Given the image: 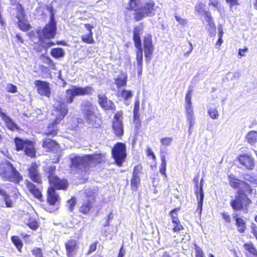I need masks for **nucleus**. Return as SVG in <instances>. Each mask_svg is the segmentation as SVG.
Here are the masks:
<instances>
[{
  "mask_svg": "<svg viewBox=\"0 0 257 257\" xmlns=\"http://www.w3.org/2000/svg\"><path fill=\"white\" fill-rule=\"evenodd\" d=\"M39 166L40 165L35 162L31 163L27 170L28 177L32 181L26 180L25 183L27 189L33 197L40 201H42V187L37 185H41L43 182L41 174L39 171Z\"/></svg>",
  "mask_w": 257,
  "mask_h": 257,
  "instance_id": "obj_6",
  "label": "nucleus"
},
{
  "mask_svg": "<svg viewBox=\"0 0 257 257\" xmlns=\"http://www.w3.org/2000/svg\"><path fill=\"white\" fill-rule=\"evenodd\" d=\"M196 257H205L202 249L196 244H194Z\"/></svg>",
  "mask_w": 257,
  "mask_h": 257,
  "instance_id": "obj_49",
  "label": "nucleus"
},
{
  "mask_svg": "<svg viewBox=\"0 0 257 257\" xmlns=\"http://www.w3.org/2000/svg\"><path fill=\"white\" fill-rule=\"evenodd\" d=\"M141 0H129L126 8L127 11L124 12L125 19L131 17L128 11H134V19L136 22L141 21L147 17H153L155 15L157 6L155 3L150 0L140 6Z\"/></svg>",
  "mask_w": 257,
  "mask_h": 257,
  "instance_id": "obj_5",
  "label": "nucleus"
},
{
  "mask_svg": "<svg viewBox=\"0 0 257 257\" xmlns=\"http://www.w3.org/2000/svg\"><path fill=\"white\" fill-rule=\"evenodd\" d=\"M111 153L116 165L121 167L127 157L125 144L121 142L115 143L111 148Z\"/></svg>",
  "mask_w": 257,
  "mask_h": 257,
  "instance_id": "obj_11",
  "label": "nucleus"
},
{
  "mask_svg": "<svg viewBox=\"0 0 257 257\" xmlns=\"http://www.w3.org/2000/svg\"><path fill=\"white\" fill-rule=\"evenodd\" d=\"M248 50V48L246 47H245L243 49H239L238 50V55L240 57L244 56L245 53L247 52Z\"/></svg>",
  "mask_w": 257,
  "mask_h": 257,
  "instance_id": "obj_59",
  "label": "nucleus"
},
{
  "mask_svg": "<svg viewBox=\"0 0 257 257\" xmlns=\"http://www.w3.org/2000/svg\"><path fill=\"white\" fill-rule=\"evenodd\" d=\"M208 113L210 117L213 119H217L219 116L218 110L215 108H210L208 110Z\"/></svg>",
  "mask_w": 257,
  "mask_h": 257,
  "instance_id": "obj_48",
  "label": "nucleus"
},
{
  "mask_svg": "<svg viewBox=\"0 0 257 257\" xmlns=\"http://www.w3.org/2000/svg\"><path fill=\"white\" fill-rule=\"evenodd\" d=\"M236 159L241 167L245 170L251 171L255 167V159L251 154L243 153L240 154L236 157Z\"/></svg>",
  "mask_w": 257,
  "mask_h": 257,
  "instance_id": "obj_15",
  "label": "nucleus"
},
{
  "mask_svg": "<svg viewBox=\"0 0 257 257\" xmlns=\"http://www.w3.org/2000/svg\"><path fill=\"white\" fill-rule=\"evenodd\" d=\"M199 175L197 174L193 178V181L195 183V194L198 200V207L196 212L199 216H201L203 202L204 198V192L203 190L204 181L203 179H201L200 183H199Z\"/></svg>",
  "mask_w": 257,
  "mask_h": 257,
  "instance_id": "obj_12",
  "label": "nucleus"
},
{
  "mask_svg": "<svg viewBox=\"0 0 257 257\" xmlns=\"http://www.w3.org/2000/svg\"><path fill=\"white\" fill-rule=\"evenodd\" d=\"M81 39L82 42L86 44H92L95 42L93 38V33H88L86 35H82Z\"/></svg>",
  "mask_w": 257,
  "mask_h": 257,
  "instance_id": "obj_39",
  "label": "nucleus"
},
{
  "mask_svg": "<svg viewBox=\"0 0 257 257\" xmlns=\"http://www.w3.org/2000/svg\"><path fill=\"white\" fill-rule=\"evenodd\" d=\"M43 62L48 65L49 69L55 70V64L53 60L48 56H44Z\"/></svg>",
  "mask_w": 257,
  "mask_h": 257,
  "instance_id": "obj_44",
  "label": "nucleus"
},
{
  "mask_svg": "<svg viewBox=\"0 0 257 257\" xmlns=\"http://www.w3.org/2000/svg\"><path fill=\"white\" fill-rule=\"evenodd\" d=\"M117 96H120L125 100H127L132 97L133 93L131 90L123 89L120 91L119 95H117Z\"/></svg>",
  "mask_w": 257,
  "mask_h": 257,
  "instance_id": "obj_42",
  "label": "nucleus"
},
{
  "mask_svg": "<svg viewBox=\"0 0 257 257\" xmlns=\"http://www.w3.org/2000/svg\"><path fill=\"white\" fill-rule=\"evenodd\" d=\"M113 218V213L112 211H111L107 216L106 220L105 222L103 224V227H107L110 225V221L112 220Z\"/></svg>",
  "mask_w": 257,
  "mask_h": 257,
  "instance_id": "obj_55",
  "label": "nucleus"
},
{
  "mask_svg": "<svg viewBox=\"0 0 257 257\" xmlns=\"http://www.w3.org/2000/svg\"><path fill=\"white\" fill-rule=\"evenodd\" d=\"M25 19L18 20L17 25L18 28L22 31L26 32L31 28V25L26 22Z\"/></svg>",
  "mask_w": 257,
  "mask_h": 257,
  "instance_id": "obj_36",
  "label": "nucleus"
},
{
  "mask_svg": "<svg viewBox=\"0 0 257 257\" xmlns=\"http://www.w3.org/2000/svg\"><path fill=\"white\" fill-rule=\"evenodd\" d=\"M175 18L176 21L182 26H185L187 24V20L186 19H182L178 16H175Z\"/></svg>",
  "mask_w": 257,
  "mask_h": 257,
  "instance_id": "obj_58",
  "label": "nucleus"
},
{
  "mask_svg": "<svg viewBox=\"0 0 257 257\" xmlns=\"http://www.w3.org/2000/svg\"><path fill=\"white\" fill-rule=\"evenodd\" d=\"M218 30H219L218 37H219V38H222V37H223L224 33H223V31L222 30L221 25H219V26Z\"/></svg>",
  "mask_w": 257,
  "mask_h": 257,
  "instance_id": "obj_64",
  "label": "nucleus"
},
{
  "mask_svg": "<svg viewBox=\"0 0 257 257\" xmlns=\"http://www.w3.org/2000/svg\"><path fill=\"white\" fill-rule=\"evenodd\" d=\"M140 100L139 98H136L134 103L133 117L138 118V116H140Z\"/></svg>",
  "mask_w": 257,
  "mask_h": 257,
  "instance_id": "obj_43",
  "label": "nucleus"
},
{
  "mask_svg": "<svg viewBox=\"0 0 257 257\" xmlns=\"http://www.w3.org/2000/svg\"><path fill=\"white\" fill-rule=\"evenodd\" d=\"M162 145L167 146L171 144L172 142V138L171 137H165L160 140Z\"/></svg>",
  "mask_w": 257,
  "mask_h": 257,
  "instance_id": "obj_51",
  "label": "nucleus"
},
{
  "mask_svg": "<svg viewBox=\"0 0 257 257\" xmlns=\"http://www.w3.org/2000/svg\"><path fill=\"white\" fill-rule=\"evenodd\" d=\"M85 28L88 30V33H93L92 31V29L94 28V27L91 25L90 24L87 23L84 25Z\"/></svg>",
  "mask_w": 257,
  "mask_h": 257,
  "instance_id": "obj_62",
  "label": "nucleus"
},
{
  "mask_svg": "<svg viewBox=\"0 0 257 257\" xmlns=\"http://www.w3.org/2000/svg\"><path fill=\"white\" fill-rule=\"evenodd\" d=\"M209 5H211L213 7L217 8L219 6V2L218 0H210Z\"/></svg>",
  "mask_w": 257,
  "mask_h": 257,
  "instance_id": "obj_61",
  "label": "nucleus"
},
{
  "mask_svg": "<svg viewBox=\"0 0 257 257\" xmlns=\"http://www.w3.org/2000/svg\"><path fill=\"white\" fill-rule=\"evenodd\" d=\"M39 69L42 72H47L50 70L48 67L42 65L39 66Z\"/></svg>",
  "mask_w": 257,
  "mask_h": 257,
  "instance_id": "obj_63",
  "label": "nucleus"
},
{
  "mask_svg": "<svg viewBox=\"0 0 257 257\" xmlns=\"http://www.w3.org/2000/svg\"><path fill=\"white\" fill-rule=\"evenodd\" d=\"M34 84L37 91L41 96H45L49 98L51 96V88L49 82L41 80H36Z\"/></svg>",
  "mask_w": 257,
  "mask_h": 257,
  "instance_id": "obj_19",
  "label": "nucleus"
},
{
  "mask_svg": "<svg viewBox=\"0 0 257 257\" xmlns=\"http://www.w3.org/2000/svg\"><path fill=\"white\" fill-rule=\"evenodd\" d=\"M127 82V75L126 73L121 71L120 77H117L114 79V84L117 88H120L126 86Z\"/></svg>",
  "mask_w": 257,
  "mask_h": 257,
  "instance_id": "obj_27",
  "label": "nucleus"
},
{
  "mask_svg": "<svg viewBox=\"0 0 257 257\" xmlns=\"http://www.w3.org/2000/svg\"><path fill=\"white\" fill-rule=\"evenodd\" d=\"M85 198L78 208L79 212L83 215L89 214L92 210L96 202L95 193L92 191H89L85 193Z\"/></svg>",
  "mask_w": 257,
  "mask_h": 257,
  "instance_id": "obj_13",
  "label": "nucleus"
},
{
  "mask_svg": "<svg viewBox=\"0 0 257 257\" xmlns=\"http://www.w3.org/2000/svg\"><path fill=\"white\" fill-rule=\"evenodd\" d=\"M180 210V207L175 208L171 210L169 214L171 218L172 222L173 223L172 230L174 232H179L184 229V227L181 224L178 216V213Z\"/></svg>",
  "mask_w": 257,
  "mask_h": 257,
  "instance_id": "obj_17",
  "label": "nucleus"
},
{
  "mask_svg": "<svg viewBox=\"0 0 257 257\" xmlns=\"http://www.w3.org/2000/svg\"><path fill=\"white\" fill-rule=\"evenodd\" d=\"M123 112L121 110L117 111L114 115L112 121L111 127L114 135L119 138L123 135V126L122 122Z\"/></svg>",
  "mask_w": 257,
  "mask_h": 257,
  "instance_id": "obj_14",
  "label": "nucleus"
},
{
  "mask_svg": "<svg viewBox=\"0 0 257 257\" xmlns=\"http://www.w3.org/2000/svg\"><path fill=\"white\" fill-rule=\"evenodd\" d=\"M93 91V88L90 85L84 87L72 85L70 88L66 89L64 99L56 100L53 104L51 115L54 118L48 124L47 131L44 133V135L47 137L56 136L59 131L57 125L68 113V104L73 103L76 96L91 95Z\"/></svg>",
  "mask_w": 257,
  "mask_h": 257,
  "instance_id": "obj_1",
  "label": "nucleus"
},
{
  "mask_svg": "<svg viewBox=\"0 0 257 257\" xmlns=\"http://www.w3.org/2000/svg\"><path fill=\"white\" fill-rule=\"evenodd\" d=\"M106 160V154L95 153L83 156H75L70 159V168L81 173L89 174L91 164L94 166L103 163Z\"/></svg>",
  "mask_w": 257,
  "mask_h": 257,
  "instance_id": "obj_4",
  "label": "nucleus"
},
{
  "mask_svg": "<svg viewBox=\"0 0 257 257\" xmlns=\"http://www.w3.org/2000/svg\"><path fill=\"white\" fill-rule=\"evenodd\" d=\"M81 112L87 123L92 128L100 127L102 120L101 117L95 114L94 107L88 100L81 105Z\"/></svg>",
  "mask_w": 257,
  "mask_h": 257,
  "instance_id": "obj_8",
  "label": "nucleus"
},
{
  "mask_svg": "<svg viewBox=\"0 0 257 257\" xmlns=\"http://www.w3.org/2000/svg\"><path fill=\"white\" fill-rule=\"evenodd\" d=\"M203 16L209 26L213 29H215L216 25L210 12L209 11L204 12Z\"/></svg>",
  "mask_w": 257,
  "mask_h": 257,
  "instance_id": "obj_32",
  "label": "nucleus"
},
{
  "mask_svg": "<svg viewBox=\"0 0 257 257\" xmlns=\"http://www.w3.org/2000/svg\"><path fill=\"white\" fill-rule=\"evenodd\" d=\"M54 188L48 187L46 191V200L50 206H58L60 203L61 198Z\"/></svg>",
  "mask_w": 257,
  "mask_h": 257,
  "instance_id": "obj_20",
  "label": "nucleus"
},
{
  "mask_svg": "<svg viewBox=\"0 0 257 257\" xmlns=\"http://www.w3.org/2000/svg\"><path fill=\"white\" fill-rule=\"evenodd\" d=\"M134 122L135 123V127L137 130H139L142 125L141 121L140 119V116H138V118H135L133 117Z\"/></svg>",
  "mask_w": 257,
  "mask_h": 257,
  "instance_id": "obj_54",
  "label": "nucleus"
},
{
  "mask_svg": "<svg viewBox=\"0 0 257 257\" xmlns=\"http://www.w3.org/2000/svg\"><path fill=\"white\" fill-rule=\"evenodd\" d=\"M244 249L254 256H257V249L254 244L251 242L245 243L243 245Z\"/></svg>",
  "mask_w": 257,
  "mask_h": 257,
  "instance_id": "obj_30",
  "label": "nucleus"
},
{
  "mask_svg": "<svg viewBox=\"0 0 257 257\" xmlns=\"http://www.w3.org/2000/svg\"><path fill=\"white\" fill-rule=\"evenodd\" d=\"M98 243V241H95V242L90 244L89 246V248H88V249L87 250L86 254H89L92 253L93 252H94V251H95L96 249V247H97Z\"/></svg>",
  "mask_w": 257,
  "mask_h": 257,
  "instance_id": "obj_52",
  "label": "nucleus"
},
{
  "mask_svg": "<svg viewBox=\"0 0 257 257\" xmlns=\"http://www.w3.org/2000/svg\"><path fill=\"white\" fill-rule=\"evenodd\" d=\"M192 98V88L187 91L185 95V108L187 115V118L190 123L193 121L194 118L193 116V108L191 101Z\"/></svg>",
  "mask_w": 257,
  "mask_h": 257,
  "instance_id": "obj_21",
  "label": "nucleus"
},
{
  "mask_svg": "<svg viewBox=\"0 0 257 257\" xmlns=\"http://www.w3.org/2000/svg\"><path fill=\"white\" fill-rule=\"evenodd\" d=\"M32 254L34 257H45L42 248L35 247L31 250Z\"/></svg>",
  "mask_w": 257,
  "mask_h": 257,
  "instance_id": "obj_45",
  "label": "nucleus"
},
{
  "mask_svg": "<svg viewBox=\"0 0 257 257\" xmlns=\"http://www.w3.org/2000/svg\"><path fill=\"white\" fill-rule=\"evenodd\" d=\"M67 206L70 212H73L76 206L77 200L75 196H72L66 201Z\"/></svg>",
  "mask_w": 257,
  "mask_h": 257,
  "instance_id": "obj_40",
  "label": "nucleus"
},
{
  "mask_svg": "<svg viewBox=\"0 0 257 257\" xmlns=\"http://www.w3.org/2000/svg\"><path fill=\"white\" fill-rule=\"evenodd\" d=\"M161 163L159 167L160 173L165 178L167 177L166 174L167 161L165 156L162 155L161 156Z\"/></svg>",
  "mask_w": 257,
  "mask_h": 257,
  "instance_id": "obj_38",
  "label": "nucleus"
},
{
  "mask_svg": "<svg viewBox=\"0 0 257 257\" xmlns=\"http://www.w3.org/2000/svg\"><path fill=\"white\" fill-rule=\"evenodd\" d=\"M42 147L47 152H53L59 149V145L55 140L45 138L42 141Z\"/></svg>",
  "mask_w": 257,
  "mask_h": 257,
  "instance_id": "obj_24",
  "label": "nucleus"
},
{
  "mask_svg": "<svg viewBox=\"0 0 257 257\" xmlns=\"http://www.w3.org/2000/svg\"><path fill=\"white\" fill-rule=\"evenodd\" d=\"M0 116L4 121L7 128L12 132L15 131H20V127L13 121V120L5 112L2 111L0 108Z\"/></svg>",
  "mask_w": 257,
  "mask_h": 257,
  "instance_id": "obj_23",
  "label": "nucleus"
},
{
  "mask_svg": "<svg viewBox=\"0 0 257 257\" xmlns=\"http://www.w3.org/2000/svg\"><path fill=\"white\" fill-rule=\"evenodd\" d=\"M140 174H143V166L139 164L134 167L132 176H140Z\"/></svg>",
  "mask_w": 257,
  "mask_h": 257,
  "instance_id": "obj_47",
  "label": "nucleus"
},
{
  "mask_svg": "<svg viewBox=\"0 0 257 257\" xmlns=\"http://www.w3.org/2000/svg\"><path fill=\"white\" fill-rule=\"evenodd\" d=\"M26 224L31 229L33 230H36L39 227V224L37 220L32 217L29 218Z\"/></svg>",
  "mask_w": 257,
  "mask_h": 257,
  "instance_id": "obj_41",
  "label": "nucleus"
},
{
  "mask_svg": "<svg viewBox=\"0 0 257 257\" xmlns=\"http://www.w3.org/2000/svg\"><path fill=\"white\" fill-rule=\"evenodd\" d=\"M67 257H74L79 248V243L75 239H70L65 243Z\"/></svg>",
  "mask_w": 257,
  "mask_h": 257,
  "instance_id": "obj_22",
  "label": "nucleus"
},
{
  "mask_svg": "<svg viewBox=\"0 0 257 257\" xmlns=\"http://www.w3.org/2000/svg\"><path fill=\"white\" fill-rule=\"evenodd\" d=\"M0 177L4 181L19 184L23 180V176L8 160L0 163Z\"/></svg>",
  "mask_w": 257,
  "mask_h": 257,
  "instance_id": "obj_7",
  "label": "nucleus"
},
{
  "mask_svg": "<svg viewBox=\"0 0 257 257\" xmlns=\"http://www.w3.org/2000/svg\"><path fill=\"white\" fill-rule=\"evenodd\" d=\"M50 20L41 30V35H38V39L41 43H43V39L50 40L54 39L57 33L56 22L54 20V16L52 8L50 9Z\"/></svg>",
  "mask_w": 257,
  "mask_h": 257,
  "instance_id": "obj_10",
  "label": "nucleus"
},
{
  "mask_svg": "<svg viewBox=\"0 0 257 257\" xmlns=\"http://www.w3.org/2000/svg\"><path fill=\"white\" fill-rule=\"evenodd\" d=\"M51 55L54 58L57 59L63 57L65 55L64 50L61 48H54L50 51Z\"/></svg>",
  "mask_w": 257,
  "mask_h": 257,
  "instance_id": "obj_35",
  "label": "nucleus"
},
{
  "mask_svg": "<svg viewBox=\"0 0 257 257\" xmlns=\"http://www.w3.org/2000/svg\"><path fill=\"white\" fill-rule=\"evenodd\" d=\"M146 153L147 156L148 157H151L153 161H154V162L156 161V160H157L156 157L151 148L148 147L146 149Z\"/></svg>",
  "mask_w": 257,
  "mask_h": 257,
  "instance_id": "obj_53",
  "label": "nucleus"
},
{
  "mask_svg": "<svg viewBox=\"0 0 257 257\" xmlns=\"http://www.w3.org/2000/svg\"><path fill=\"white\" fill-rule=\"evenodd\" d=\"M0 195L3 197L4 200L6 204V206L8 208H11L13 206V202L11 199L10 196L4 189L0 188Z\"/></svg>",
  "mask_w": 257,
  "mask_h": 257,
  "instance_id": "obj_29",
  "label": "nucleus"
},
{
  "mask_svg": "<svg viewBox=\"0 0 257 257\" xmlns=\"http://www.w3.org/2000/svg\"><path fill=\"white\" fill-rule=\"evenodd\" d=\"M48 183L49 184V187H52L56 190L66 191L69 186V183L67 179L60 178L57 175L51 177L48 180Z\"/></svg>",
  "mask_w": 257,
  "mask_h": 257,
  "instance_id": "obj_16",
  "label": "nucleus"
},
{
  "mask_svg": "<svg viewBox=\"0 0 257 257\" xmlns=\"http://www.w3.org/2000/svg\"><path fill=\"white\" fill-rule=\"evenodd\" d=\"M226 3L229 4L230 8L237 6L239 5L238 0H225Z\"/></svg>",
  "mask_w": 257,
  "mask_h": 257,
  "instance_id": "obj_57",
  "label": "nucleus"
},
{
  "mask_svg": "<svg viewBox=\"0 0 257 257\" xmlns=\"http://www.w3.org/2000/svg\"><path fill=\"white\" fill-rule=\"evenodd\" d=\"M235 224L237 230L240 233H243L246 229V223L245 220L241 217H238L237 214L233 216Z\"/></svg>",
  "mask_w": 257,
  "mask_h": 257,
  "instance_id": "obj_26",
  "label": "nucleus"
},
{
  "mask_svg": "<svg viewBox=\"0 0 257 257\" xmlns=\"http://www.w3.org/2000/svg\"><path fill=\"white\" fill-rule=\"evenodd\" d=\"M56 170V167L53 165L45 166L44 168L43 171L45 172V173L47 175V177L48 180H49L50 178L52 177V176H55L56 175H55Z\"/></svg>",
  "mask_w": 257,
  "mask_h": 257,
  "instance_id": "obj_31",
  "label": "nucleus"
},
{
  "mask_svg": "<svg viewBox=\"0 0 257 257\" xmlns=\"http://www.w3.org/2000/svg\"><path fill=\"white\" fill-rule=\"evenodd\" d=\"M141 183L140 176H132L131 179V188L133 191H136Z\"/></svg>",
  "mask_w": 257,
  "mask_h": 257,
  "instance_id": "obj_37",
  "label": "nucleus"
},
{
  "mask_svg": "<svg viewBox=\"0 0 257 257\" xmlns=\"http://www.w3.org/2000/svg\"><path fill=\"white\" fill-rule=\"evenodd\" d=\"M11 241L20 252H22L23 243L19 236L13 235L11 236Z\"/></svg>",
  "mask_w": 257,
  "mask_h": 257,
  "instance_id": "obj_33",
  "label": "nucleus"
},
{
  "mask_svg": "<svg viewBox=\"0 0 257 257\" xmlns=\"http://www.w3.org/2000/svg\"><path fill=\"white\" fill-rule=\"evenodd\" d=\"M125 250L123 249V245L122 244L121 246L119 249L117 257H123L125 254Z\"/></svg>",
  "mask_w": 257,
  "mask_h": 257,
  "instance_id": "obj_60",
  "label": "nucleus"
},
{
  "mask_svg": "<svg viewBox=\"0 0 257 257\" xmlns=\"http://www.w3.org/2000/svg\"><path fill=\"white\" fill-rule=\"evenodd\" d=\"M16 18L18 20H21L22 19H25L26 17V15L25 13V10L22 5L18 3L16 4Z\"/></svg>",
  "mask_w": 257,
  "mask_h": 257,
  "instance_id": "obj_34",
  "label": "nucleus"
},
{
  "mask_svg": "<svg viewBox=\"0 0 257 257\" xmlns=\"http://www.w3.org/2000/svg\"><path fill=\"white\" fill-rule=\"evenodd\" d=\"M15 150L17 152L23 151L24 154L31 158L36 157V150L34 141L24 139L19 137L14 138Z\"/></svg>",
  "mask_w": 257,
  "mask_h": 257,
  "instance_id": "obj_9",
  "label": "nucleus"
},
{
  "mask_svg": "<svg viewBox=\"0 0 257 257\" xmlns=\"http://www.w3.org/2000/svg\"><path fill=\"white\" fill-rule=\"evenodd\" d=\"M143 29L138 26H135L133 28V40L134 43L135 47L136 48V63L134 65L137 67V72L139 76H140L143 71V52L146 61L149 62L152 58L154 51V45L153 42V38L151 34H149L145 36L143 40V46H142V42L141 34L142 33Z\"/></svg>",
  "mask_w": 257,
  "mask_h": 257,
  "instance_id": "obj_3",
  "label": "nucleus"
},
{
  "mask_svg": "<svg viewBox=\"0 0 257 257\" xmlns=\"http://www.w3.org/2000/svg\"><path fill=\"white\" fill-rule=\"evenodd\" d=\"M97 98L98 104L103 110L104 111L115 110L116 106L114 103L109 99L105 94H98Z\"/></svg>",
  "mask_w": 257,
  "mask_h": 257,
  "instance_id": "obj_18",
  "label": "nucleus"
},
{
  "mask_svg": "<svg viewBox=\"0 0 257 257\" xmlns=\"http://www.w3.org/2000/svg\"><path fill=\"white\" fill-rule=\"evenodd\" d=\"M244 179L240 180L232 175L228 176L229 186L237 190L234 198L230 200V205L234 211H242L246 213L252 203V200L247 194L252 193L253 190L251 185L255 184L256 180L249 174H244Z\"/></svg>",
  "mask_w": 257,
  "mask_h": 257,
  "instance_id": "obj_2",
  "label": "nucleus"
},
{
  "mask_svg": "<svg viewBox=\"0 0 257 257\" xmlns=\"http://www.w3.org/2000/svg\"><path fill=\"white\" fill-rule=\"evenodd\" d=\"M7 91L14 93L17 92V87L13 84L8 83L7 85Z\"/></svg>",
  "mask_w": 257,
  "mask_h": 257,
  "instance_id": "obj_50",
  "label": "nucleus"
},
{
  "mask_svg": "<svg viewBox=\"0 0 257 257\" xmlns=\"http://www.w3.org/2000/svg\"><path fill=\"white\" fill-rule=\"evenodd\" d=\"M245 139L249 144L254 145L257 142V132L255 131H249L246 134Z\"/></svg>",
  "mask_w": 257,
  "mask_h": 257,
  "instance_id": "obj_28",
  "label": "nucleus"
},
{
  "mask_svg": "<svg viewBox=\"0 0 257 257\" xmlns=\"http://www.w3.org/2000/svg\"><path fill=\"white\" fill-rule=\"evenodd\" d=\"M56 45H62L63 46H65L66 43L65 41H56V43L52 41H49L48 42H46L44 43L43 45L41 44L36 45V46L34 47V49L37 52H40L42 50V48H44L46 50H47L49 47Z\"/></svg>",
  "mask_w": 257,
  "mask_h": 257,
  "instance_id": "obj_25",
  "label": "nucleus"
},
{
  "mask_svg": "<svg viewBox=\"0 0 257 257\" xmlns=\"http://www.w3.org/2000/svg\"><path fill=\"white\" fill-rule=\"evenodd\" d=\"M222 217L223 219L227 223H230L231 219L230 215L227 212H222L221 213Z\"/></svg>",
  "mask_w": 257,
  "mask_h": 257,
  "instance_id": "obj_56",
  "label": "nucleus"
},
{
  "mask_svg": "<svg viewBox=\"0 0 257 257\" xmlns=\"http://www.w3.org/2000/svg\"><path fill=\"white\" fill-rule=\"evenodd\" d=\"M205 5L202 2H199L196 4L194 7L195 12L198 14H204V12L206 11L205 10Z\"/></svg>",
  "mask_w": 257,
  "mask_h": 257,
  "instance_id": "obj_46",
  "label": "nucleus"
}]
</instances>
